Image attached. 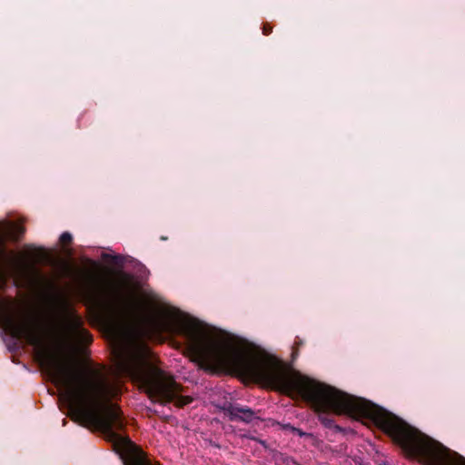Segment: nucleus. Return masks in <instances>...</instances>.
Listing matches in <instances>:
<instances>
[{"mask_svg":"<svg viewBox=\"0 0 465 465\" xmlns=\"http://www.w3.org/2000/svg\"><path fill=\"white\" fill-rule=\"evenodd\" d=\"M60 401H67L73 419L82 425L104 433L122 451L124 465H161L152 462L146 453L128 438L115 430L124 428L123 412L112 401L122 394L123 384L111 380L104 364L89 360L88 346L92 334L84 327V320L67 304L60 285Z\"/></svg>","mask_w":465,"mask_h":465,"instance_id":"nucleus-1","label":"nucleus"},{"mask_svg":"<svg viewBox=\"0 0 465 465\" xmlns=\"http://www.w3.org/2000/svg\"><path fill=\"white\" fill-rule=\"evenodd\" d=\"M0 325L11 336L24 340L34 347L35 357L41 373L51 386L47 387L50 395L58 391V292L52 297L46 296L45 308L41 312H30L17 320L11 305L0 303Z\"/></svg>","mask_w":465,"mask_h":465,"instance_id":"nucleus-2","label":"nucleus"},{"mask_svg":"<svg viewBox=\"0 0 465 465\" xmlns=\"http://www.w3.org/2000/svg\"><path fill=\"white\" fill-rule=\"evenodd\" d=\"M182 392V386L159 368L157 357L146 344V394L153 401L162 403L173 401L177 407H183L191 403L193 398L183 396Z\"/></svg>","mask_w":465,"mask_h":465,"instance_id":"nucleus-3","label":"nucleus"},{"mask_svg":"<svg viewBox=\"0 0 465 465\" xmlns=\"http://www.w3.org/2000/svg\"><path fill=\"white\" fill-rule=\"evenodd\" d=\"M26 254L32 263L31 269L35 279L38 281H45V276L40 272L39 269L36 268V265L47 262L49 261V255L47 252L43 248L27 246Z\"/></svg>","mask_w":465,"mask_h":465,"instance_id":"nucleus-4","label":"nucleus"},{"mask_svg":"<svg viewBox=\"0 0 465 465\" xmlns=\"http://www.w3.org/2000/svg\"><path fill=\"white\" fill-rule=\"evenodd\" d=\"M225 414L231 420H242L250 422L254 417V412L249 408H240L230 405L225 409Z\"/></svg>","mask_w":465,"mask_h":465,"instance_id":"nucleus-5","label":"nucleus"},{"mask_svg":"<svg viewBox=\"0 0 465 465\" xmlns=\"http://www.w3.org/2000/svg\"><path fill=\"white\" fill-rule=\"evenodd\" d=\"M71 242H72V235L67 232H63L60 235V250L62 249V246H65V245L69 244Z\"/></svg>","mask_w":465,"mask_h":465,"instance_id":"nucleus-6","label":"nucleus"},{"mask_svg":"<svg viewBox=\"0 0 465 465\" xmlns=\"http://www.w3.org/2000/svg\"><path fill=\"white\" fill-rule=\"evenodd\" d=\"M272 28L273 27L270 23H268V22L264 23L262 25V34L264 35H269L272 32Z\"/></svg>","mask_w":465,"mask_h":465,"instance_id":"nucleus-7","label":"nucleus"},{"mask_svg":"<svg viewBox=\"0 0 465 465\" xmlns=\"http://www.w3.org/2000/svg\"><path fill=\"white\" fill-rule=\"evenodd\" d=\"M15 231L17 237H21L25 233V228L23 225L16 224L15 226Z\"/></svg>","mask_w":465,"mask_h":465,"instance_id":"nucleus-8","label":"nucleus"},{"mask_svg":"<svg viewBox=\"0 0 465 465\" xmlns=\"http://www.w3.org/2000/svg\"><path fill=\"white\" fill-rule=\"evenodd\" d=\"M59 265H60V279L62 278V271H63V267H64V262L62 261V259L60 258V262H59Z\"/></svg>","mask_w":465,"mask_h":465,"instance_id":"nucleus-9","label":"nucleus"}]
</instances>
